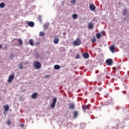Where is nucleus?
<instances>
[{
    "instance_id": "nucleus-1",
    "label": "nucleus",
    "mask_w": 129,
    "mask_h": 129,
    "mask_svg": "<svg viewBox=\"0 0 129 129\" xmlns=\"http://www.w3.org/2000/svg\"><path fill=\"white\" fill-rule=\"evenodd\" d=\"M73 46H80L81 45V39L78 38L73 42Z\"/></svg>"
},
{
    "instance_id": "nucleus-2",
    "label": "nucleus",
    "mask_w": 129,
    "mask_h": 129,
    "mask_svg": "<svg viewBox=\"0 0 129 129\" xmlns=\"http://www.w3.org/2000/svg\"><path fill=\"white\" fill-rule=\"evenodd\" d=\"M33 63L35 69H40L42 67V64L38 61H35Z\"/></svg>"
},
{
    "instance_id": "nucleus-3",
    "label": "nucleus",
    "mask_w": 129,
    "mask_h": 129,
    "mask_svg": "<svg viewBox=\"0 0 129 129\" xmlns=\"http://www.w3.org/2000/svg\"><path fill=\"white\" fill-rule=\"evenodd\" d=\"M82 108L83 109V111H84V112H85V111H86V110H89V109H90V106H89V105H83L82 106Z\"/></svg>"
},
{
    "instance_id": "nucleus-4",
    "label": "nucleus",
    "mask_w": 129,
    "mask_h": 129,
    "mask_svg": "<svg viewBox=\"0 0 129 129\" xmlns=\"http://www.w3.org/2000/svg\"><path fill=\"white\" fill-rule=\"evenodd\" d=\"M57 102V98H54L52 100V103L51 104V107L54 108L56 105V103Z\"/></svg>"
},
{
    "instance_id": "nucleus-5",
    "label": "nucleus",
    "mask_w": 129,
    "mask_h": 129,
    "mask_svg": "<svg viewBox=\"0 0 129 129\" xmlns=\"http://www.w3.org/2000/svg\"><path fill=\"white\" fill-rule=\"evenodd\" d=\"M14 78H15V76L14 75L10 76L8 80V82L11 83V82L14 80Z\"/></svg>"
},
{
    "instance_id": "nucleus-6",
    "label": "nucleus",
    "mask_w": 129,
    "mask_h": 129,
    "mask_svg": "<svg viewBox=\"0 0 129 129\" xmlns=\"http://www.w3.org/2000/svg\"><path fill=\"white\" fill-rule=\"evenodd\" d=\"M31 97L32 99H36V98L38 97V93L35 92L32 93V94L31 95Z\"/></svg>"
},
{
    "instance_id": "nucleus-7",
    "label": "nucleus",
    "mask_w": 129,
    "mask_h": 129,
    "mask_svg": "<svg viewBox=\"0 0 129 129\" xmlns=\"http://www.w3.org/2000/svg\"><path fill=\"white\" fill-rule=\"evenodd\" d=\"M89 7L91 11H95V9H96V7H95V6H94L93 4H90Z\"/></svg>"
},
{
    "instance_id": "nucleus-8",
    "label": "nucleus",
    "mask_w": 129,
    "mask_h": 129,
    "mask_svg": "<svg viewBox=\"0 0 129 129\" xmlns=\"http://www.w3.org/2000/svg\"><path fill=\"white\" fill-rule=\"evenodd\" d=\"M3 108L5 111H9V109H10V106H9V105H5L3 106Z\"/></svg>"
},
{
    "instance_id": "nucleus-9",
    "label": "nucleus",
    "mask_w": 129,
    "mask_h": 129,
    "mask_svg": "<svg viewBox=\"0 0 129 129\" xmlns=\"http://www.w3.org/2000/svg\"><path fill=\"white\" fill-rule=\"evenodd\" d=\"M106 63L108 64V65H112V59L109 58L106 60Z\"/></svg>"
},
{
    "instance_id": "nucleus-10",
    "label": "nucleus",
    "mask_w": 129,
    "mask_h": 129,
    "mask_svg": "<svg viewBox=\"0 0 129 129\" xmlns=\"http://www.w3.org/2000/svg\"><path fill=\"white\" fill-rule=\"evenodd\" d=\"M54 44H58L59 43V38L56 37V36H54V39L53 40Z\"/></svg>"
},
{
    "instance_id": "nucleus-11",
    "label": "nucleus",
    "mask_w": 129,
    "mask_h": 129,
    "mask_svg": "<svg viewBox=\"0 0 129 129\" xmlns=\"http://www.w3.org/2000/svg\"><path fill=\"white\" fill-rule=\"evenodd\" d=\"M94 27V25L93 23H90L88 24V29H90V30H92V29H93Z\"/></svg>"
},
{
    "instance_id": "nucleus-12",
    "label": "nucleus",
    "mask_w": 129,
    "mask_h": 129,
    "mask_svg": "<svg viewBox=\"0 0 129 129\" xmlns=\"http://www.w3.org/2000/svg\"><path fill=\"white\" fill-rule=\"evenodd\" d=\"M74 108H75V104H74V103H70L69 104V109H74Z\"/></svg>"
},
{
    "instance_id": "nucleus-13",
    "label": "nucleus",
    "mask_w": 129,
    "mask_h": 129,
    "mask_svg": "<svg viewBox=\"0 0 129 129\" xmlns=\"http://www.w3.org/2000/svg\"><path fill=\"white\" fill-rule=\"evenodd\" d=\"M74 118H76L78 116V111H74L73 112Z\"/></svg>"
},
{
    "instance_id": "nucleus-14",
    "label": "nucleus",
    "mask_w": 129,
    "mask_h": 129,
    "mask_svg": "<svg viewBox=\"0 0 129 129\" xmlns=\"http://www.w3.org/2000/svg\"><path fill=\"white\" fill-rule=\"evenodd\" d=\"M27 25L29 26V27H33L34 26H35V23L32 21H30L27 23Z\"/></svg>"
},
{
    "instance_id": "nucleus-15",
    "label": "nucleus",
    "mask_w": 129,
    "mask_h": 129,
    "mask_svg": "<svg viewBox=\"0 0 129 129\" xmlns=\"http://www.w3.org/2000/svg\"><path fill=\"white\" fill-rule=\"evenodd\" d=\"M114 49H115L114 45H111L109 48V49L112 53H114Z\"/></svg>"
},
{
    "instance_id": "nucleus-16",
    "label": "nucleus",
    "mask_w": 129,
    "mask_h": 129,
    "mask_svg": "<svg viewBox=\"0 0 129 129\" xmlns=\"http://www.w3.org/2000/svg\"><path fill=\"white\" fill-rule=\"evenodd\" d=\"M16 40H17L18 41L19 46H23V40L21 39H16Z\"/></svg>"
},
{
    "instance_id": "nucleus-17",
    "label": "nucleus",
    "mask_w": 129,
    "mask_h": 129,
    "mask_svg": "<svg viewBox=\"0 0 129 129\" xmlns=\"http://www.w3.org/2000/svg\"><path fill=\"white\" fill-rule=\"evenodd\" d=\"M83 57L86 59L89 58V54L88 53H84L83 54Z\"/></svg>"
},
{
    "instance_id": "nucleus-18",
    "label": "nucleus",
    "mask_w": 129,
    "mask_h": 129,
    "mask_svg": "<svg viewBox=\"0 0 129 129\" xmlns=\"http://www.w3.org/2000/svg\"><path fill=\"white\" fill-rule=\"evenodd\" d=\"M54 69H55V70H58V69H60V66L56 64L54 66Z\"/></svg>"
},
{
    "instance_id": "nucleus-19",
    "label": "nucleus",
    "mask_w": 129,
    "mask_h": 129,
    "mask_svg": "<svg viewBox=\"0 0 129 129\" xmlns=\"http://www.w3.org/2000/svg\"><path fill=\"white\" fill-rule=\"evenodd\" d=\"M5 6H6V4H5V3H1L0 4V8H1V9L5 8Z\"/></svg>"
},
{
    "instance_id": "nucleus-20",
    "label": "nucleus",
    "mask_w": 129,
    "mask_h": 129,
    "mask_svg": "<svg viewBox=\"0 0 129 129\" xmlns=\"http://www.w3.org/2000/svg\"><path fill=\"white\" fill-rule=\"evenodd\" d=\"M29 44L31 46H34V41H33V39L29 40Z\"/></svg>"
},
{
    "instance_id": "nucleus-21",
    "label": "nucleus",
    "mask_w": 129,
    "mask_h": 129,
    "mask_svg": "<svg viewBox=\"0 0 129 129\" xmlns=\"http://www.w3.org/2000/svg\"><path fill=\"white\" fill-rule=\"evenodd\" d=\"M73 18H74L75 20H76L77 18H78V15L77 14H73L72 15Z\"/></svg>"
},
{
    "instance_id": "nucleus-22",
    "label": "nucleus",
    "mask_w": 129,
    "mask_h": 129,
    "mask_svg": "<svg viewBox=\"0 0 129 129\" xmlns=\"http://www.w3.org/2000/svg\"><path fill=\"white\" fill-rule=\"evenodd\" d=\"M96 36L98 39H100V38H101V34L100 33H97Z\"/></svg>"
},
{
    "instance_id": "nucleus-23",
    "label": "nucleus",
    "mask_w": 129,
    "mask_h": 129,
    "mask_svg": "<svg viewBox=\"0 0 129 129\" xmlns=\"http://www.w3.org/2000/svg\"><path fill=\"white\" fill-rule=\"evenodd\" d=\"M19 68L20 69H23L24 66H23V63H19Z\"/></svg>"
},
{
    "instance_id": "nucleus-24",
    "label": "nucleus",
    "mask_w": 129,
    "mask_h": 129,
    "mask_svg": "<svg viewBox=\"0 0 129 129\" xmlns=\"http://www.w3.org/2000/svg\"><path fill=\"white\" fill-rule=\"evenodd\" d=\"M40 37H44L45 36V33L43 32H40L39 33Z\"/></svg>"
},
{
    "instance_id": "nucleus-25",
    "label": "nucleus",
    "mask_w": 129,
    "mask_h": 129,
    "mask_svg": "<svg viewBox=\"0 0 129 129\" xmlns=\"http://www.w3.org/2000/svg\"><path fill=\"white\" fill-rule=\"evenodd\" d=\"M123 13V16H125V15L126 14V13H127V11H126V10L124 9L122 11Z\"/></svg>"
},
{
    "instance_id": "nucleus-26",
    "label": "nucleus",
    "mask_w": 129,
    "mask_h": 129,
    "mask_svg": "<svg viewBox=\"0 0 129 129\" xmlns=\"http://www.w3.org/2000/svg\"><path fill=\"white\" fill-rule=\"evenodd\" d=\"M91 41H92V43H95V42H96V38H93Z\"/></svg>"
},
{
    "instance_id": "nucleus-27",
    "label": "nucleus",
    "mask_w": 129,
    "mask_h": 129,
    "mask_svg": "<svg viewBox=\"0 0 129 129\" xmlns=\"http://www.w3.org/2000/svg\"><path fill=\"white\" fill-rule=\"evenodd\" d=\"M11 123L12 122H11V119H8L7 121V124H8V125H11Z\"/></svg>"
},
{
    "instance_id": "nucleus-28",
    "label": "nucleus",
    "mask_w": 129,
    "mask_h": 129,
    "mask_svg": "<svg viewBox=\"0 0 129 129\" xmlns=\"http://www.w3.org/2000/svg\"><path fill=\"white\" fill-rule=\"evenodd\" d=\"M80 55L79 54H77L76 56V59H80Z\"/></svg>"
},
{
    "instance_id": "nucleus-29",
    "label": "nucleus",
    "mask_w": 129,
    "mask_h": 129,
    "mask_svg": "<svg viewBox=\"0 0 129 129\" xmlns=\"http://www.w3.org/2000/svg\"><path fill=\"white\" fill-rule=\"evenodd\" d=\"M71 4H73V5H74V4L76 3V0H71Z\"/></svg>"
},
{
    "instance_id": "nucleus-30",
    "label": "nucleus",
    "mask_w": 129,
    "mask_h": 129,
    "mask_svg": "<svg viewBox=\"0 0 129 129\" xmlns=\"http://www.w3.org/2000/svg\"><path fill=\"white\" fill-rule=\"evenodd\" d=\"M48 26H49V25H44V28H45V29H47V28H48Z\"/></svg>"
},
{
    "instance_id": "nucleus-31",
    "label": "nucleus",
    "mask_w": 129,
    "mask_h": 129,
    "mask_svg": "<svg viewBox=\"0 0 129 129\" xmlns=\"http://www.w3.org/2000/svg\"><path fill=\"white\" fill-rule=\"evenodd\" d=\"M45 78H49V75L45 76Z\"/></svg>"
},
{
    "instance_id": "nucleus-32",
    "label": "nucleus",
    "mask_w": 129,
    "mask_h": 129,
    "mask_svg": "<svg viewBox=\"0 0 129 129\" xmlns=\"http://www.w3.org/2000/svg\"><path fill=\"white\" fill-rule=\"evenodd\" d=\"M21 127H24V124L21 123Z\"/></svg>"
},
{
    "instance_id": "nucleus-33",
    "label": "nucleus",
    "mask_w": 129,
    "mask_h": 129,
    "mask_svg": "<svg viewBox=\"0 0 129 129\" xmlns=\"http://www.w3.org/2000/svg\"><path fill=\"white\" fill-rule=\"evenodd\" d=\"M98 90L99 91H101V88H99Z\"/></svg>"
},
{
    "instance_id": "nucleus-34",
    "label": "nucleus",
    "mask_w": 129,
    "mask_h": 129,
    "mask_svg": "<svg viewBox=\"0 0 129 129\" xmlns=\"http://www.w3.org/2000/svg\"><path fill=\"white\" fill-rule=\"evenodd\" d=\"M2 48H3V46L1 44H0V49H2Z\"/></svg>"
},
{
    "instance_id": "nucleus-35",
    "label": "nucleus",
    "mask_w": 129,
    "mask_h": 129,
    "mask_svg": "<svg viewBox=\"0 0 129 129\" xmlns=\"http://www.w3.org/2000/svg\"><path fill=\"white\" fill-rule=\"evenodd\" d=\"M4 115H6V112H4Z\"/></svg>"
},
{
    "instance_id": "nucleus-36",
    "label": "nucleus",
    "mask_w": 129,
    "mask_h": 129,
    "mask_svg": "<svg viewBox=\"0 0 129 129\" xmlns=\"http://www.w3.org/2000/svg\"><path fill=\"white\" fill-rule=\"evenodd\" d=\"M25 64H28V62H25Z\"/></svg>"
}]
</instances>
